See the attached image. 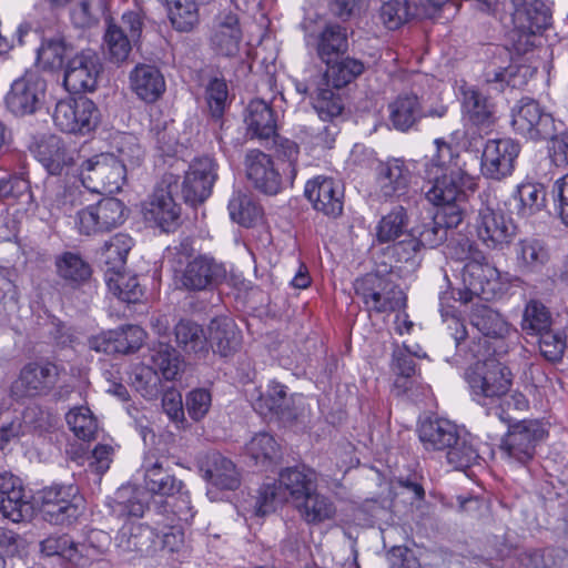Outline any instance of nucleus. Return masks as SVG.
<instances>
[{"label": "nucleus", "mask_w": 568, "mask_h": 568, "mask_svg": "<svg viewBox=\"0 0 568 568\" xmlns=\"http://www.w3.org/2000/svg\"><path fill=\"white\" fill-rule=\"evenodd\" d=\"M436 154L432 158L428 168L429 187L426 191L427 200L442 210L450 207L463 209L468 195L474 193L477 184L465 166L459 155L453 154L452 146L436 140Z\"/></svg>", "instance_id": "nucleus-1"}, {"label": "nucleus", "mask_w": 568, "mask_h": 568, "mask_svg": "<svg viewBox=\"0 0 568 568\" xmlns=\"http://www.w3.org/2000/svg\"><path fill=\"white\" fill-rule=\"evenodd\" d=\"M316 488L315 473L304 466L281 470L276 483L264 485L257 500V514L273 511L277 504L292 501L294 506Z\"/></svg>", "instance_id": "nucleus-2"}, {"label": "nucleus", "mask_w": 568, "mask_h": 568, "mask_svg": "<svg viewBox=\"0 0 568 568\" xmlns=\"http://www.w3.org/2000/svg\"><path fill=\"white\" fill-rule=\"evenodd\" d=\"M474 400L486 406L507 395L513 383L510 369L495 357L477 361L465 372Z\"/></svg>", "instance_id": "nucleus-3"}, {"label": "nucleus", "mask_w": 568, "mask_h": 568, "mask_svg": "<svg viewBox=\"0 0 568 568\" xmlns=\"http://www.w3.org/2000/svg\"><path fill=\"white\" fill-rule=\"evenodd\" d=\"M392 271H376L357 278L354 284L356 295L369 312L392 313L406 304V296Z\"/></svg>", "instance_id": "nucleus-4"}, {"label": "nucleus", "mask_w": 568, "mask_h": 568, "mask_svg": "<svg viewBox=\"0 0 568 568\" xmlns=\"http://www.w3.org/2000/svg\"><path fill=\"white\" fill-rule=\"evenodd\" d=\"M80 179L83 186L93 193L113 194L122 189L126 174L114 154L101 153L81 164Z\"/></svg>", "instance_id": "nucleus-5"}, {"label": "nucleus", "mask_w": 568, "mask_h": 568, "mask_svg": "<svg viewBox=\"0 0 568 568\" xmlns=\"http://www.w3.org/2000/svg\"><path fill=\"white\" fill-rule=\"evenodd\" d=\"M179 187V176L165 173L160 183L143 204L142 213L148 223H152L164 232L176 229L180 220V206L173 199V193Z\"/></svg>", "instance_id": "nucleus-6"}, {"label": "nucleus", "mask_w": 568, "mask_h": 568, "mask_svg": "<svg viewBox=\"0 0 568 568\" xmlns=\"http://www.w3.org/2000/svg\"><path fill=\"white\" fill-rule=\"evenodd\" d=\"M547 437V430L537 419H521L509 425L500 444V452L508 460L526 465L536 455L537 446Z\"/></svg>", "instance_id": "nucleus-7"}, {"label": "nucleus", "mask_w": 568, "mask_h": 568, "mask_svg": "<svg viewBox=\"0 0 568 568\" xmlns=\"http://www.w3.org/2000/svg\"><path fill=\"white\" fill-rule=\"evenodd\" d=\"M514 131L530 141L548 140L558 128L552 114L530 98L520 99L511 109Z\"/></svg>", "instance_id": "nucleus-8"}, {"label": "nucleus", "mask_w": 568, "mask_h": 568, "mask_svg": "<svg viewBox=\"0 0 568 568\" xmlns=\"http://www.w3.org/2000/svg\"><path fill=\"white\" fill-rule=\"evenodd\" d=\"M40 510L43 518L53 525L70 524L81 514L82 497L74 485L55 484L40 493Z\"/></svg>", "instance_id": "nucleus-9"}, {"label": "nucleus", "mask_w": 568, "mask_h": 568, "mask_svg": "<svg viewBox=\"0 0 568 568\" xmlns=\"http://www.w3.org/2000/svg\"><path fill=\"white\" fill-rule=\"evenodd\" d=\"M246 178L253 186L267 195L280 193L285 183L287 172L278 163H275L271 155L253 149L247 151L244 160Z\"/></svg>", "instance_id": "nucleus-10"}, {"label": "nucleus", "mask_w": 568, "mask_h": 568, "mask_svg": "<svg viewBox=\"0 0 568 568\" xmlns=\"http://www.w3.org/2000/svg\"><path fill=\"white\" fill-rule=\"evenodd\" d=\"M99 116V110L93 101L80 97L59 101L54 109L53 121L61 131L87 134L97 128Z\"/></svg>", "instance_id": "nucleus-11"}, {"label": "nucleus", "mask_w": 568, "mask_h": 568, "mask_svg": "<svg viewBox=\"0 0 568 568\" xmlns=\"http://www.w3.org/2000/svg\"><path fill=\"white\" fill-rule=\"evenodd\" d=\"M217 169L219 164L210 156L191 162L181 184L182 199L186 204L196 206L209 199L217 180Z\"/></svg>", "instance_id": "nucleus-12"}, {"label": "nucleus", "mask_w": 568, "mask_h": 568, "mask_svg": "<svg viewBox=\"0 0 568 568\" xmlns=\"http://www.w3.org/2000/svg\"><path fill=\"white\" fill-rule=\"evenodd\" d=\"M57 365L45 362H32L24 365L18 378L12 383L10 393L14 399L47 395L57 384Z\"/></svg>", "instance_id": "nucleus-13"}, {"label": "nucleus", "mask_w": 568, "mask_h": 568, "mask_svg": "<svg viewBox=\"0 0 568 568\" xmlns=\"http://www.w3.org/2000/svg\"><path fill=\"white\" fill-rule=\"evenodd\" d=\"M44 79L33 71H27L16 79L6 95V105L16 115L34 113L41 105L45 93Z\"/></svg>", "instance_id": "nucleus-14"}, {"label": "nucleus", "mask_w": 568, "mask_h": 568, "mask_svg": "<svg viewBox=\"0 0 568 568\" xmlns=\"http://www.w3.org/2000/svg\"><path fill=\"white\" fill-rule=\"evenodd\" d=\"M101 72L102 63L99 55L92 50H83L68 60L64 87L74 94L92 92L97 89Z\"/></svg>", "instance_id": "nucleus-15"}, {"label": "nucleus", "mask_w": 568, "mask_h": 568, "mask_svg": "<svg viewBox=\"0 0 568 568\" xmlns=\"http://www.w3.org/2000/svg\"><path fill=\"white\" fill-rule=\"evenodd\" d=\"M479 240L489 248H503L516 234L513 220L501 211L495 210L490 203H483L476 220Z\"/></svg>", "instance_id": "nucleus-16"}, {"label": "nucleus", "mask_w": 568, "mask_h": 568, "mask_svg": "<svg viewBox=\"0 0 568 568\" xmlns=\"http://www.w3.org/2000/svg\"><path fill=\"white\" fill-rule=\"evenodd\" d=\"M124 205L115 197H105L78 213V227L81 234L92 235L110 231L123 223Z\"/></svg>", "instance_id": "nucleus-17"}, {"label": "nucleus", "mask_w": 568, "mask_h": 568, "mask_svg": "<svg viewBox=\"0 0 568 568\" xmlns=\"http://www.w3.org/2000/svg\"><path fill=\"white\" fill-rule=\"evenodd\" d=\"M464 219V209L456 206L449 210H440L420 229H413L410 237V248L419 250L420 246L434 248L443 244L448 239L449 231L456 229Z\"/></svg>", "instance_id": "nucleus-18"}, {"label": "nucleus", "mask_w": 568, "mask_h": 568, "mask_svg": "<svg viewBox=\"0 0 568 568\" xmlns=\"http://www.w3.org/2000/svg\"><path fill=\"white\" fill-rule=\"evenodd\" d=\"M519 152V144L511 139L488 140L480 161L483 175L497 181L509 176Z\"/></svg>", "instance_id": "nucleus-19"}, {"label": "nucleus", "mask_w": 568, "mask_h": 568, "mask_svg": "<svg viewBox=\"0 0 568 568\" xmlns=\"http://www.w3.org/2000/svg\"><path fill=\"white\" fill-rule=\"evenodd\" d=\"M0 513L13 523H21L32 515L21 479L12 474L0 475Z\"/></svg>", "instance_id": "nucleus-20"}, {"label": "nucleus", "mask_w": 568, "mask_h": 568, "mask_svg": "<svg viewBox=\"0 0 568 568\" xmlns=\"http://www.w3.org/2000/svg\"><path fill=\"white\" fill-rule=\"evenodd\" d=\"M306 199L323 214L337 217L343 212V191L332 178L316 176L304 189Z\"/></svg>", "instance_id": "nucleus-21"}, {"label": "nucleus", "mask_w": 568, "mask_h": 568, "mask_svg": "<svg viewBox=\"0 0 568 568\" xmlns=\"http://www.w3.org/2000/svg\"><path fill=\"white\" fill-rule=\"evenodd\" d=\"M225 275L222 264L211 257L199 256L186 264L180 282L189 291H204L221 283Z\"/></svg>", "instance_id": "nucleus-22"}, {"label": "nucleus", "mask_w": 568, "mask_h": 568, "mask_svg": "<svg viewBox=\"0 0 568 568\" xmlns=\"http://www.w3.org/2000/svg\"><path fill=\"white\" fill-rule=\"evenodd\" d=\"M376 182L384 197L406 194L412 174L403 160L392 159L381 162L376 168Z\"/></svg>", "instance_id": "nucleus-23"}, {"label": "nucleus", "mask_w": 568, "mask_h": 568, "mask_svg": "<svg viewBox=\"0 0 568 568\" xmlns=\"http://www.w3.org/2000/svg\"><path fill=\"white\" fill-rule=\"evenodd\" d=\"M203 477L213 486L233 490L240 485L239 474L232 460L219 452H210L200 459Z\"/></svg>", "instance_id": "nucleus-24"}, {"label": "nucleus", "mask_w": 568, "mask_h": 568, "mask_svg": "<svg viewBox=\"0 0 568 568\" xmlns=\"http://www.w3.org/2000/svg\"><path fill=\"white\" fill-rule=\"evenodd\" d=\"M513 24L542 32L551 24L552 12L544 0H511Z\"/></svg>", "instance_id": "nucleus-25"}, {"label": "nucleus", "mask_w": 568, "mask_h": 568, "mask_svg": "<svg viewBox=\"0 0 568 568\" xmlns=\"http://www.w3.org/2000/svg\"><path fill=\"white\" fill-rule=\"evenodd\" d=\"M244 123L246 135L260 141L273 139L276 135V118L273 109L262 99L252 100L245 110Z\"/></svg>", "instance_id": "nucleus-26"}, {"label": "nucleus", "mask_w": 568, "mask_h": 568, "mask_svg": "<svg viewBox=\"0 0 568 568\" xmlns=\"http://www.w3.org/2000/svg\"><path fill=\"white\" fill-rule=\"evenodd\" d=\"M462 108L467 122L484 129L495 121V106L493 102L474 87H462Z\"/></svg>", "instance_id": "nucleus-27"}, {"label": "nucleus", "mask_w": 568, "mask_h": 568, "mask_svg": "<svg viewBox=\"0 0 568 568\" xmlns=\"http://www.w3.org/2000/svg\"><path fill=\"white\" fill-rule=\"evenodd\" d=\"M388 121L398 131L406 132L414 128L423 118V106L415 93L406 92L397 95L388 103Z\"/></svg>", "instance_id": "nucleus-28"}, {"label": "nucleus", "mask_w": 568, "mask_h": 568, "mask_svg": "<svg viewBox=\"0 0 568 568\" xmlns=\"http://www.w3.org/2000/svg\"><path fill=\"white\" fill-rule=\"evenodd\" d=\"M463 282L470 295L487 298L494 291V282L499 277L498 270L487 261L471 260L463 268Z\"/></svg>", "instance_id": "nucleus-29"}, {"label": "nucleus", "mask_w": 568, "mask_h": 568, "mask_svg": "<svg viewBox=\"0 0 568 568\" xmlns=\"http://www.w3.org/2000/svg\"><path fill=\"white\" fill-rule=\"evenodd\" d=\"M207 331L211 347L222 356L236 352L241 346V333L235 322L229 316L211 320Z\"/></svg>", "instance_id": "nucleus-30"}, {"label": "nucleus", "mask_w": 568, "mask_h": 568, "mask_svg": "<svg viewBox=\"0 0 568 568\" xmlns=\"http://www.w3.org/2000/svg\"><path fill=\"white\" fill-rule=\"evenodd\" d=\"M132 90L145 102H155L165 91V80L156 67L140 64L130 74Z\"/></svg>", "instance_id": "nucleus-31"}, {"label": "nucleus", "mask_w": 568, "mask_h": 568, "mask_svg": "<svg viewBox=\"0 0 568 568\" xmlns=\"http://www.w3.org/2000/svg\"><path fill=\"white\" fill-rule=\"evenodd\" d=\"M74 150L67 148L63 140L57 135H49L40 141L37 156L50 174H60L64 166L74 162Z\"/></svg>", "instance_id": "nucleus-32"}, {"label": "nucleus", "mask_w": 568, "mask_h": 568, "mask_svg": "<svg viewBox=\"0 0 568 568\" xmlns=\"http://www.w3.org/2000/svg\"><path fill=\"white\" fill-rule=\"evenodd\" d=\"M457 426L448 419H426L418 428V437L427 450H446L456 443Z\"/></svg>", "instance_id": "nucleus-33"}, {"label": "nucleus", "mask_w": 568, "mask_h": 568, "mask_svg": "<svg viewBox=\"0 0 568 568\" xmlns=\"http://www.w3.org/2000/svg\"><path fill=\"white\" fill-rule=\"evenodd\" d=\"M518 267L524 273H539L550 261V252L544 241L535 237L519 240L515 246Z\"/></svg>", "instance_id": "nucleus-34"}, {"label": "nucleus", "mask_w": 568, "mask_h": 568, "mask_svg": "<svg viewBox=\"0 0 568 568\" xmlns=\"http://www.w3.org/2000/svg\"><path fill=\"white\" fill-rule=\"evenodd\" d=\"M144 487L145 489L159 496L174 497L176 493H181L184 488L182 480L178 479L174 475L170 474L163 468L159 460L144 462Z\"/></svg>", "instance_id": "nucleus-35"}, {"label": "nucleus", "mask_w": 568, "mask_h": 568, "mask_svg": "<svg viewBox=\"0 0 568 568\" xmlns=\"http://www.w3.org/2000/svg\"><path fill=\"white\" fill-rule=\"evenodd\" d=\"M469 320L485 337L504 341L510 333V326L501 314L484 304L474 305Z\"/></svg>", "instance_id": "nucleus-36"}, {"label": "nucleus", "mask_w": 568, "mask_h": 568, "mask_svg": "<svg viewBox=\"0 0 568 568\" xmlns=\"http://www.w3.org/2000/svg\"><path fill=\"white\" fill-rule=\"evenodd\" d=\"M241 38L237 14L232 12L221 14L212 36L214 49L226 57L235 55L240 49Z\"/></svg>", "instance_id": "nucleus-37"}, {"label": "nucleus", "mask_w": 568, "mask_h": 568, "mask_svg": "<svg viewBox=\"0 0 568 568\" xmlns=\"http://www.w3.org/2000/svg\"><path fill=\"white\" fill-rule=\"evenodd\" d=\"M348 47L346 29L339 24L328 23L317 37L316 53L326 65L337 60Z\"/></svg>", "instance_id": "nucleus-38"}, {"label": "nucleus", "mask_w": 568, "mask_h": 568, "mask_svg": "<svg viewBox=\"0 0 568 568\" xmlns=\"http://www.w3.org/2000/svg\"><path fill=\"white\" fill-rule=\"evenodd\" d=\"M178 346L187 355L202 357L209 352V338L201 325L181 320L174 327Z\"/></svg>", "instance_id": "nucleus-39"}, {"label": "nucleus", "mask_w": 568, "mask_h": 568, "mask_svg": "<svg viewBox=\"0 0 568 568\" xmlns=\"http://www.w3.org/2000/svg\"><path fill=\"white\" fill-rule=\"evenodd\" d=\"M154 542L153 530L140 523H126L115 537V546L121 552H144Z\"/></svg>", "instance_id": "nucleus-40"}, {"label": "nucleus", "mask_w": 568, "mask_h": 568, "mask_svg": "<svg viewBox=\"0 0 568 568\" xmlns=\"http://www.w3.org/2000/svg\"><path fill=\"white\" fill-rule=\"evenodd\" d=\"M133 244V239L123 233H118L104 242L100 260L105 266V277L124 270L126 256Z\"/></svg>", "instance_id": "nucleus-41"}, {"label": "nucleus", "mask_w": 568, "mask_h": 568, "mask_svg": "<svg viewBox=\"0 0 568 568\" xmlns=\"http://www.w3.org/2000/svg\"><path fill=\"white\" fill-rule=\"evenodd\" d=\"M295 508L301 517L311 525H318L334 518L336 507L334 503L325 495L312 490L305 498L301 499Z\"/></svg>", "instance_id": "nucleus-42"}, {"label": "nucleus", "mask_w": 568, "mask_h": 568, "mask_svg": "<svg viewBox=\"0 0 568 568\" xmlns=\"http://www.w3.org/2000/svg\"><path fill=\"white\" fill-rule=\"evenodd\" d=\"M210 0H164L172 27L179 32H190L199 23V6Z\"/></svg>", "instance_id": "nucleus-43"}, {"label": "nucleus", "mask_w": 568, "mask_h": 568, "mask_svg": "<svg viewBox=\"0 0 568 568\" xmlns=\"http://www.w3.org/2000/svg\"><path fill=\"white\" fill-rule=\"evenodd\" d=\"M408 227V215L402 205L393 207L383 215L375 227V236L378 243L395 242L405 234Z\"/></svg>", "instance_id": "nucleus-44"}, {"label": "nucleus", "mask_w": 568, "mask_h": 568, "mask_svg": "<svg viewBox=\"0 0 568 568\" xmlns=\"http://www.w3.org/2000/svg\"><path fill=\"white\" fill-rule=\"evenodd\" d=\"M248 456L262 468H268L281 458V449L275 438L267 433H258L246 445Z\"/></svg>", "instance_id": "nucleus-45"}, {"label": "nucleus", "mask_w": 568, "mask_h": 568, "mask_svg": "<svg viewBox=\"0 0 568 568\" xmlns=\"http://www.w3.org/2000/svg\"><path fill=\"white\" fill-rule=\"evenodd\" d=\"M73 53V47L63 37L55 36L44 39L38 49V61L48 69L63 67L65 59Z\"/></svg>", "instance_id": "nucleus-46"}, {"label": "nucleus", "mask_w": 568, "mask_h": 568, "mask_svg": "<svg viewBox=\"0 0 568 568\" xmlns=\"http://www.w3.org/2000/svg\"><path fill=\"white\" fill-rule=\"evenodd\" d=\"M253 408L263 416L268 414L280 415L286 408V390L285 387L278 383H271L267 385L265 392L260 389L252 394Z\"/></svg>", "instance_id": "nucleus-47"}, {"label": "nucleus", "mask_w": 568, "mask_h": 568, "mask_svg": "<svg viewBox=\"0 0 568 568\" xmlns=\"http://www.w3.org/2000/svg\"><path fill=\"white\" fill-rule=\"evenodd\" d=\"M58 275L71 284H80L91 275L90 265L73 252H64L55 260Z\"/></svg>", "instance_id": "nucleus-48"}, {"label": "nucleus", "mask_w": 568, "mask_h": 568, "mask_svg": "<svg viewBox=\"0 0 568 568\" xmlns=\"http://www.w3.org/2000/svg\"><path fill=\"white\" fill-rule=\"evenodd\" d=\"M363 71L364 64L359 60L352 58L337 59L327 65L325 78L328 84L341 89L355 80Z\"/></svg>", "instance_id": "nucleus-49"}, {"label": "nucleus", "mask_w": 568, "mask_h": 568, "mask_svg": "<svg viewBox=\"0 0 568 568\" xmlns=\"http://www.w3.org/2000/svg\"><path fill=\"white\" fill-rule=\"evenodd\" d=\"M151 352L154 368L165 379H175L182 366L178 352L166 343H159Z\"/></svg>", "instance_id": "nucleus-50"}, {"label": "nucleus", "mask_w": 568, "mask_h": 568, "mask_svg": "<svg viewBox=\"0 0 568 568\" xmlns=\"http://www.w3.org/2000/svg\"><path fill=\"white\" fill-rule=\"evenodd\" d=\"M104 42L106 55L114 63L125 61L131 52L132 44L135 43L124 33L123 28L115 23L109 24L104 34Z\"/></svg>", "instance_id": "nucleus-51"}, {"label": "nucleus", "mask_w": 568, "mask_h": 568, "mask_svg": "<svg viewBox=\"0 0 568 568\" xmlns=\"http://www.w3.org/2000/svg\"><path fill=\"white\" fill-rule=\"evenodd\" d=\"M109 291L125 303H136L143 291L135 276H126L121 272L105 277Z\"/></svg>", "instance_id": "nucleus-52"}, {"label": "nucleus", "mask_w": 568, "mask_h": 568, "mask_svg": "<svg viewBox=\"0 0 568 568\" xmlns=\"http://www.w3.org/2000/svg\"><path fill=\"white\" fill-rule=\"evenodd\" d=\"M550 325V313L542 303L538 301L527 303L521 321V328L526 334L538 335L549 329Z\"/></svg>", "instance_id": "nucleus-53"}, {"label": "nucleus", "mask_w": 568, "mask_h": 568, "mask_svg": "<svg viewBox=\"0 0 568 568\" xmlns=\"http://www.w3.org/2000/svg\"><path fill=\"white\" fill-rule=\"evenodd\" d=\"M65 419L73 434L82 440L92 439L98 430L97 419L88 407L81 406L71 409Z\"/></svg>", "instance_id": "nucleus-54"}, {"label": "nucleus", "mask_w": 568, "mask_h": 568, "mask_svg": "<svg viewBox=\"0 0 568 568\" xmlns=\"http://www.w3.org/2000/svg\"><path fill=\"white\" fill-rule=\"evenodd\" d=\"M447 460L456 468L469 467L478 458V452L473 443L466 437L456 433V443L447 447Z\"/></svg>", "instance_id": "nucleus-55"}, {"label": "nucleus", "mask_w": 568, "mask_h": 568, "mask_svg": "<svg viewBox=\"0 0 568 568\" xmlns=\"http://www.w3.org/2000/svg\"><path fill=\"white\" fill-rule=\"evenodd\" d=\"M227 100V85L222 79H213L206 88V101L210 108L214 124H219L221 129L224 126L222 115L225 110Z\"/></svg>", "instance_id": "nucleus-56"}, {"label": "nucleus", "mask_w": 568, "mask_h": 568, "mask_svg": "<svg viewBox=\"0 0 568 568\" xmlns=\"http://www.w3.org/2000/svg\"><path fill=\"white\" fill-rule=\"evenodd\" d=\"M314 109L323 121L333 122L344 110V104L339 94L331 89L318 90L314 100Z\"/></svg>", "instance_id": "nucleus-57"}, {"label": "nucleus", "mask_w": 568, "mask_h": 568, "mask_svg": "<svg viewBox=\"0 0 568 568\" xmlns=\"http://www.w3.org/2000/svg\"><path fill=\"white\" fill-rule=\"evenodd\" d=\"M115 501L119 505L121 513H125L134 517L143 516L148 508L144 494L132 487H121L116 491Z\"/></svg>", "instance_id": "nucleus-58"}, {"label": "nucleus", "mask_w": 568, "mask_h": 568, "mask_svg": "<svg viewBox=\"0 0 568 568\" xmlns=\"http://www.w3.org/2000/svg\"><path fill=\"white\" fill-rule=\"evenodd\" d=\"M412 12L406 0H390L381 8V19L389 30H396L409 20Z\"/></svg>", "instance_id": "nucleus-59"}, {"label": "nucleus", "mask_w": 568, "mask_h": 568, "mask_svg": "<svg viewBox=\"0 0 568 568\" xmlns=\"http://www.w3.org/2000/svg\"><path fill=\"white\" fill-rule=\"evenodd\" d=\"M113 331L119 354H129L138 351L145 338V332L138 325H124Z\"/></svg>", "instance_id": "nucleus-60"}, {"label": "nucleus", "mask_w": 568, "mask_h": 568, "mask_svg": "<svg viewBox=\"0 0 568 568\" xmlns=\"http://www.w3.org/2000/svg\"><path fill=\"white\" fill-rule=\"evenodd\" d=\"M426 354H419L412 351L406 345L396 346L393 351V371L398 375L396 384L398 385L399 378H410L416 373V365L414 357H425Z\"/></svg>", "instance_id": "nucleus-61"}, {"label": "nucleus", "mask_w": 568, "mask_h": 568, "mask_svg": "<svg viewBox=\"0 0 568 568\" xmlns=\"http://www.w3.org/2000/svg\"><path fill=\"white\" fill-rule=\"evenodd\" d=\"M41 552L47 557L59 556L73 560L78 554V544L69 536H50L40 544Z\"/></svg>", "instance_id": "nucleus-62"}, {"label": "nucleus", "mask_w": 568, "mask_h": 568, "mask_svg": "<svg viewBox=\"0 0 568 568\" xmlns=\"http://www.w3.org/2000/svg\"><path fill=\"white\" fill-rule=\"evenodd\" d=\"M517 194L521 204L520 213L530 215L545 205V192L541 186L527 183L518 187Z\"/></svg>", "instance_id": "nucleus-63"}, {"label": "nucleus", "mask_w": 568, "mask_h": 568, "mask_svg": "<svg viewBox=\"0 0 568 568\" xmlns=\"http://www.w3.org/2000/svg\"><path fill=\"white\" fill-rule=\"evenodd\" d=\"M118 153L119 156H116V159L123 164L125 172L128 168L139 166L144 155L136 138L132 134H125L121 138L118 145Z\"/></svg>", "instance_id": "nucleus-64"}]
</instances>
